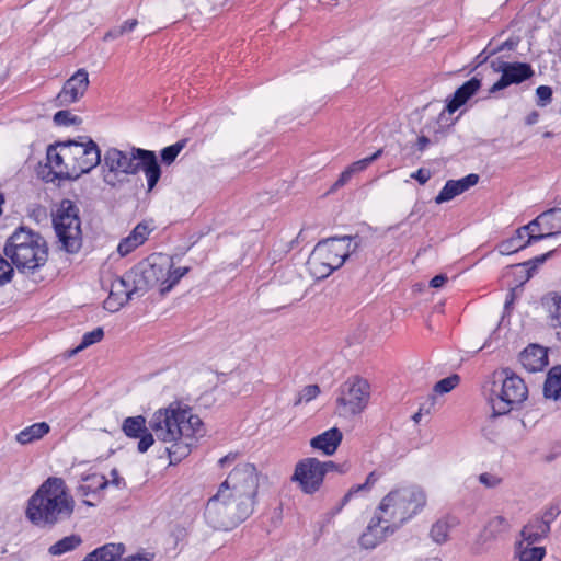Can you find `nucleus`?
<instances>
[{
	"mask_svg": "<svg viewBox=\"0 0 561 561\" xmlns=\"http://www.w3.org/2000/svg\"><path fill=\"white\" fill-rule=\"evenodd\" d=\"M76 502L62 478L49 477L27 500L25 516L36 527L53 528L69 520Z\"/></svg>",
	"mask_w": 561,
	"mask_h": 561,
	"instance_id": "nucleus-1",
	"label": "nucleus"
},
{
	"mask_svg": "<svg viewBox=\"0 0 561 561\" xmlns=\"http://www.w3.org/2000/svg\"><path fill=\"white\" fill-rule=\"evenodd\" d=\"M3 253L20 273L33 274L46 264L48 244L39 232L21 225L7 239Z\"/></svg>",
	"mask_w": 561,
	"mask_h": 561,
	"instance_id": "nucleus-2",
	"label": "nucleus"
},
{
	"mask_svg": "<svg viewBox=\"0 0 561 561\" xmlns=\"http://www.w3.org/2000/svg\"><path fill=\"white\" fill-rule=\"evenodd\" d=\"M104 168L111 173L137 174L144 171L147 179L148 191L158 184L162 170L154 151L131 147L129 152L117 148H108L104 153Z\"/></svg>",
	"mask_w": 561,
	"mask_h": 561,
	"instance_id": "nucleus-3",
	"label": "nucleus"
},
{
	"mask_svg": "<svg viewBox=\"0 0 561 561\" xmlns=\"http://www.w3.org/2000/svg\"><path fill=\"white\" fill-rule=\"evenodd\" d=\"M254 508V501H247L233 492L218 488L205 506L206 523L216 530L229 531L248 519Z\"/></svg>",
	"mask_w": 561,
	"mask_h": 561,
	"instance_id": "nucleus-4",
	"label": "nucleus"
},
{
	"mask_svg": "<svg viewBox=\"0 0 561 561\" xmlns=\"http://www.w3.org/2000/svg\"><path fill=\"white\" fill-rule=\"evenodd\" d=\"M362 238L356 236L332 237L319 241L308 259V267L317 279H324L357 250Z\"/></svg>",
	"mask_w": 561,
	"mask_h": 561,
	"instance_id": "nucleus-5",
	"label": "nucleus"
},
{
	"mask_svg": "<svg viewBox=\"0 0 561 561\" xmlns=\"http://www.w3.org/2000/svg\"><path fill=\"white\" fill-rule=\"evenodd\" d=\"M151 431L161 442H171L181 436L190 440L201 433L203 422L198 415L192 413L190 407L181 408L178 402L153 413L149 421Z\"/></svg>",
	"mask_w": 561,
	"mask_h": 561,
	"instance_id": "nucleus-6",
	"label": "nucleus"
},
{
	"mask_svg": "<svg viewBox=\"0 0 561 561\" xmlns=\"http://www.w3.org/2000/svg\"><path fill=\"white\" fill-rule=\"evenodd\" d=\"M426 504V495L419 486H405L390 491L379 503L376 512L397 531L414 517Z\"/></svg>",
	"mask_w": 561,
	"mask_h": 561,
	"instance_id": "nucleus-7",
	"label": "nucleus"
},
{
	"mask_svg": "<svg viewBox=\"0 0 561 561\" xmlns=\"http://www.w3.org/2000/svg\"><path fill=\"white\" fill-rule=\"evenodd\" d=\"M494 379L490 397L491 417L506 415L518 409L528 396L525 381L508 367L495 373Z\"/></svg>",
	"mask_w": 561,
	"mask_h": 561,
	"instance_id": "nucleus-8",
	"label": "nucleus"
},
{
	"mask_svg": "<svg viewBox=\"0 0 561 561\" xmlns=\"http://www.w3.org/2000/svg\"><path fill=\"white\" fill-rule=\"evenodd\" d=\"M60 249L69 254L82 248L80 209L71 199L64 198L51 218Z\"/></svg>",
	"mask_w": 561,
	"mask_h": 561,
	"instance_id": "nucleus-9",
	"label": "nucleus"
},
{
	"mask_svg": "<svg viewBox=\"0 0 561 561\" xmlns=\"http://www.w3.org/2000/svg\"><path fill=\"white\" fill-rule=\"evenodd\" d=\"M64 154L72 160L71 165L66 164L67 170L64 176L68 181H77L81 175L90 173L101 163V150L89 136L65 140Z\"/></svg>",
	"mask_w": 561,
	"mask_h": 561,
	"instance_id": "nucleus-10",
	"label": "nucleus"
},
{
	"mask_svg": "<svg viewBox=\"0 0 561 561\" xmlns=\"http://www.w3.org/2000/svg\"><path fill=\"white\" fill-rule=\"evenodd\" d=\"M336 399L339 413L342 416L356 415L363 412L370 397V386L367 380L354 377L340 386Z\"/></svg>",
	"mask_w": 561,
	"mask_h": 561,
	"instance_id": "nucleus-11",
	"label": "nucleus"
},
{
	"mask_svg": "<svg viewBox=\"0 0 561 561\" xmlns=\"http://www.w3.org/2000/svg\"><path fill=\"white\" fill-rule=\"evenodd\" d=\"M219 488L233 492L243 500L255 502L259 488V474L255 466L249 462L237 465Z\"/></svg>",
	"mask_w": 561,
	"mask_h": 561,
	"instance_id": "nucleus-12",
	"label": "nucleus"
},
{
	"mask_svg": "<svg viewBox=\"0 0 561 561\" xmlns=\"http://www.w3.org/2000/svg\"><path fill=\"white\" fill-rule=\"evenodd\" d=\"M491 66L495 72H501V77L490 88V94L504 90L512 84H520L529 80L535 73L533 67L527 62L497 60V62L492 61Z\"/></svg>",
	"mask_w": 561,
	"mask_h": 561,
	"instance_id": "nucleus-13",
	"label": "nucleus"
},
{
	"mask_svg": "<svg viewBox=\"0 0 561 561\" xmlns=\"http://www.w3.org/2000/svg\"><path fill=\"white\" fill-rule=\"evenodd\" d=\"M324 477L321 461L318 458L308 457L296 463L291 481L297 482L304 493L314 494L320 490Z\"/></svg>",
	"mask_w": 561,
	"mask_h": 561,
	"instance_id": "nucleus-14",
	"label": "nucleus"
},
{
	"mask_svg": "<svg viewBox=\"0 0 561 561\" xmlns=\"http://www.w3.org/2000/svg\"><path fill=\"white\" fill-rule=\"evenodd\" d=\"M89 83L88 71L84 68L78 69L64 83L60 92L55 98V105L64 107L79 101L87 92Z\"/></svg>",
	"mask_w": 561,
	"mask_h": 561,
	"instance_id": "nucleus-15",
	"label": "nucleus"
},
{
	"mask_svg": "<svg viewBox=\"0 0 561 561\" xmlns=\"http://www.w3.org/2000/svg\"><path fill=\"white\" fill-rule=\"evenodd\" d=\"M394 533L396 530L391 525L385 523L383 518L376 512L366 530L359 537V545L364 549H374Z\"/></svg>",
	"mask_w": 561,
	"mask_h": 561,
	"instance_id": "nucleus-16",
	"label": "nucleus"
},
{
	"mask_svg": "<svg viewBox=\"0 0 561 561\" xmlns=\"http://www.w3.org/2000/svg\"><path fill=\"white\" fill-rule=\"evenodd\" d=\"M127 278L131 279L133 287L130 288V294L134 298L142 297L150 289L157 286L151 277L149 263L146 259L139 261L127 271Z\"/></svg>",
	"mask_w": 561,
	"mask_h": 561,
	"instance_id": "nucleus-17",
	"label": "nucleus"
},
{
	"mask_svg": "<svg viewBox=\"0 0 561 561\" xmlns=\"http://www.w3.org/2000/svg\"><path fill=\"white\" fill-rule=\"evenodd\" d=\"M127 278L131 279L133 287L130 288V294L134 298L142 297L150 289L157 286L151 277L149 263L146 259L139 261L127 271Z\"/></svg>",
	"mask_w": 561,
	"mask_h": 561,
	"instance_id": "nucleus-18",
	"label": "nucleus"
},
{
	"mask_svg": "<svg viewBox=\"0 0 561 561\" xmlns=\"http://www.w3.org/2000/svg\"><path fill=\"white\" fill-rule=\"evenodd\" d=\"M482 79L477 76L463 82L456 91L446 100L445 111L454 114L463 106L480 90Z\"/></svg>",
	"mask_w": 561,
	"mask_h": 561,
	"instance_id": "nucleus-19",
	"label": "nucleus"
},
{
	"mask_svg": "<svg viewBox=\"0 0 561 561\" xmlns=\"http://www.w3.org/2000/svg\"><path fill=\"white\" fill-rule=\"evenodd\" d=\"M479 182V175L470 173L459 180H448L435 197L436 204H443L465 193Z\"/></svg>",
	"mask_w": 561,
	"mask_h": 561,
	"instance_id": "nucleus-20",
	"label": "nucleus"
},
{
	"mask_svg": "<svg viewBox=\"0 0 561 561\" xmlns=\"http://www.w3.org/2000/svg\"><path fill=\"white\" fill-rule=\"evenodd\" d=\"M550 531L551 528L546 522L539 519L536 515H533L520 530L519 535L522 539L516 542H523L529 547H535L534 545L548 538Z\"/></svg>",
	"mask_w": 561,
	"mask_h": 561,
	"instance_id": "nucleus-21",
	"label": "nucleus"
},
{
	"mask_svg": "<svg viewBox=\"0 0 561 561\" xmlns=\"http://www.w3.org/2000/svg\"><path fill=\"white\" fill-rule=\"evenodd\" d=\"M174 259L175 256L164 253H152L146 257L149 263L151 277L156 285L159 286V289L167 284L164 283V279H167L170 268L174 265Z\"/></svg>",
	"mask_w": 561,
	"mask_h": 561,
	"instance_id": "nucleus-22",
	"label": "nucleus"
},
{
	"mask_svg": "<svg viewBox=\"0 0 561 561\" xmlns=\"http://www.w3.org/2000/svg\"><path fill=\"white\" fill-rule=\"evenodd\" d=\"M540 219H543V229L546 232L529 234L528 243H535L561 233V208H551L541 213Z\"/></svg>",
	"mask_w": 561,
	"mask_h": 561,
	"instance_id": "nucleus-23",
	"label": "nucleus"
},
{
	"mask_svg": "<svg viewBox=\"0 0 561 561\" xmlns=\"http://www.w3.org/2000/svg\"><path fill=\"white\" fill-rule=\"evenodd\" d=\"M519 362L530 373L540 371L548 365V354L542 346L531 344L520 352Z\"/></svg>",
	"mask_w": 561,
	"mask_h": 561,
	"instance_id": "nucleus-24",
	"label": "nucleus"
},
{
	"mask_svg": "<svg viewBox=\"0 0 561 561\" xmlns=\"http://www.w3.org/2000/svg\"><path fill=\"white\" fill-rule=\"evenodd\" d=\"M151 231L152 229L146 222H139L136 225L129 234L119 241L117 247V252L119 255L126 256L135 249L144 244Z\"/></svg>",
	"mask_w": 561,
	"mask_h": 561,
	"instance_id": "nucleus-25",
	"label": "nucleus"
},
{
	"mask_svg": "<svg viewBox=\"0 0 561 561\" xmlns=\"http://www.w3.org/2000/svg\"><path fill=\"white\" fill-rule=\"evenodd\" d=\"M343 434L337 427H332L310 440L313 449L321 450L325 456H332L339 448Z\"/></svg>",
	"mask_w": 561,
	"mask_h": 561,
	"instance_id": "nucleus-26",
	"label": "nucleus"
},
{
	"mask_svg": "<svg viewBox=\"0 0 561 561\" xmlns=\"http://www.w3.org/2000/svg\"><path fill=\"white\" fill-rule=\"evenodd\" d=\"M541 305L547 310L553 328H561V291H549L541 297Z\"/></svg>",
	"mask_w": 561,
	"mask_h": 561,
	"instance_id": "nucleus-27",
	"label": "nucleus"
},
{
	"mask_svg": "<svg viewBox=\"0 0 561 561\" xmlns=\"http://www.w3.org/2000/svg\"><path fill=\"white\" fill-rule=\"evenodd\" d=\"M49 432L50 426L47 422H38L20 431L16 434L15 439L21 445H27L43 438Z\"/></svg>",
	"mask_w": 561,
	"mask_h": 561,
	"instance_id": "nucleus-28",
	"label": "nucleus"
},
{
	"mask_svg": "<svg viewBox=\"0 0 561 561\" xmlns=\"http://www.w3.org/2000/svg\"><path fill=\"white\" fill-rule=\"evenodd\" d=\"M546 399L558 400L561 398V365L552 367L543 383Z\"/></svg>",
	"mask_w": 561,
	"mask_h": 561,
	"instance_id": "nucleus-29",
	"label": "nucleus"
},
{
	"mask_svg": "<svg viewBox=\"0 0 561 561\" xmlns=\"http://www.w3.org/2000/svg\"><path fill=\"white\" fill-rule=\"evenodd\" d=\"M170 443L172 445L165 448V453L170 458V465H175L190 455L193 440H190L186 436L172 439Z\"/></svg>",
	"mask_w": 561,
	"mask_h": 561,
	"instance_id": "nucleus-30",
	"label": "nucleus"
},
{
	"mask_svg": "<svg viewBox=\"0 0 561 561\" xmlns=\"http://www.w3.org/2000/svg\"><path fill=\"white\" fill-rule=\"evenodd\" d=\"M527 237L524 234V232H519V228L515 231L514 236L511 238L503 240L499 245V252L502 255H510L513 253L518 252L519 250H523L530 245L531 243H528V239L526 241H523L524 238Z\"/></svg>",
	"mask_w": 561,
	"mask_h": 561,
	"instance_id": "nucleus-31",
	"label": "nucleus"
},
{
	"mask_svg": "<svg viewBox=\"0 0 561 561\" xmlns=\"http://www.w3.org/2000/svg\"><path fill=\"white\" fill-rule=\"evenodd\" d=\"M546 554L545 547H529L523 542H515V558L518 561H542Z\"/></svg>",
	"mask_w": 561,
	"mask_h": 561,
	"instance_id": "nucleus-32",
	"label": "nucleus"
},
{
	"mask_svg": "<svg viewBox=\"0 0 561 561\" xmlns=\"http://www.w3.org/2000/svg\"><path fill=\"white\" fill-rule=\"evenodd\" d=\"M82 543V538L79 535L72 534L66 536L51 545L48 548V553L51 556H61L64 553L73 551Z\"/></svg>",
	"mask_w": 561,
	"mask_h": 561,
	"instance_id": "nucleus-33",
	"label": "nucleus"
},
{
	"mask_svg": "<svg viewBox=\"0 0 561 561\" xmlns=\"http://www.w3.org/2000/svg\"><path fill=\"white\" fill-rule=\"evenodd\" d=\"M84 481H90V484H80L78 486V493L81 496H89L90 494H96L99 491L105 490L110 482L104 476L91 474L87 476Z\"/></svg>",
	"mask_w": 561,
	"mask_h": 561,
	"instance_id": "nucleus-34",
	"label": "nucleus"
},
{
	"mask_svg": "<svg viewBox=\"0 0 561 561\" xmlns=\"http://www.w3.org/2000/svg\"><path fill=\"white\" fill-rule=\"evenodd\" d=\"M146 422L144 415L128 416L122 423V431L127 437L137 438L148 428Z\"/></svg>",
	"mask_w": 561,
	"mask_h": 561,
	"instance_id": "nucleus-35",
	"label": "nucleus"
},
{
	"mask_svg": "<svg viewBox=\"0 0 561 561\" xmlns=\"http://www.w3.org/2000/svg\"><path fill=\"white\" fill-rule=\"evenodd\" d=\"M557 250L548 251L547 253H543L541 255L535 256L534 259H530L528 261H525L523 263L514 265L517 268H522L525 271V280L520 283L523 285L525 282L529 280L534 274L536 273L537 268L542 265L548 259L552 257L554 255Z\"/></svg>",
	"mask_w": 561,
	"mask_h": 561,
	"instance_id": "nucleus-36",
	"label": "nucleus"
},
{
	"mask_svg": "<svg viewBox=\"0 0 561 561\" xmlns=\"http://www.w3.org/2000/svg\"><path fill=\"white\" fill-rule=\"evenodd\" d=\"M64 144L65 141H55L47 147L46 164L53 165L54 169L56 168L61 170V167L66 168L67 163L64 162V158H66L64 154Z\"/></svg>",
	"mask_w": 561,
	"mask_h": 561,
	"instance_id": "nucleus-37",
	"label": "nucleus"
},
{
	"mask_svg": "<svg viewBox=\"0 0 561 561\" xmlns=\"http://www.w3.org/2000/svg\"><path fill=\"white\" fill-rule=\"evenodd\" d=\"M191 271V267L183 266V267H172L170 268V272L167 275V279H164V283H167L163 287L159 289V293L161 296L167 295L170 293L179 283L180 280L188 274Z\"/></svg>",
	"mask_w": 561,
	"mask_h": 561,
	"instance_id": "nucleus-38",
	"label": "nucleus"
},
{
	"mask_svg": "<svg viewBox=\"0 0 561 561\" xmlns=\"http://www.w3.org/2000/svg\"><path fill=\"white\" fill-rule=\"evenodd\" d=\"M104 337V330L101 327L83 334L80 344L69 352V356H72L84 348L100 342Z\"/></svg>",
	"mask_w": 561,
	"mask_h": 561,
	"instance_id": "nucleus-39",
	"label": "nucleus"
},
{
	"mask_svg": "<svg viewBox=\"0 0 561 561\" xmlns=\"http://www.w3.org/2000/svg\"><path fill=\"white\" fill-rule=\"evenodd\" d=\"M133 287L131 279L127 278V271L122 276H116L111 284L110 294L118 298L127 297Z\"/></svg>",
	"mask_w": 561,
	"mask_h": 561,
	"instance_id": "nucleus-40",
	"label": "nucleus"
},
{
	"mask_svg": "<svg viewBox=\"0 0 561 561\" xmlns=\"http://www.w3.org/2000/svg\"><path fill=\"white\" fill-rule=\"evenodd\" d=\"M186 142H187V139H181L171 146L164 147L160 151L161 161L167 165H170L171 163H173L175 161L176 157L179 156V153L186 146Z\"/></svg>",
	"mask_w": 561,
	"mask_h": 561,
	"instance_id": "nucleus-41",
	"label": "nucleus"
},
{
	"mask_svg": "<svg viewBox=\"0 0 561 561\" xmlns=\"http://www.w3.org/2000/svg\"><path fill=\"white\" fill-rule=\"evenodd\" d=\"M451 525L446 519L437 520L431 528L430 535L437 543L446 542Z\"/></svg>",
	"mask_w": 561,
	"mask_h": 561,
	"instance_id": "nucleus-42",
	"label": "nucleus"
},
{
	"mask_svg": "<svg viewBox=\"0 0 561 561\" xmlns=\"http://www.w3.org/2000/svg\"><path fill=\"white\" fill-rule=\"evenodd\" d=\"M460 382V376L451 374L450 376L437 381L433 388V391L438 394H445L454 390Z\"/></svg>",
	"mask_w": 561,
	"mask_h": 561,
	"instance_id": "nucleus-43",
	"label": "nucleus"
},
{
	"mask_svg": "<svg viewBox=\"0 0 561 561\" xmlns=\"http://www.w3.org/2000/svg\"><path fill=\"white\" fill-rule=\"evenodd\" d=\"M53 122L57 126H70L80 125L82 123V118L71 114L68 110H60L54 114Z\"/></svg>",
	"mask_w": 561,
	"mask_h": 561,
	"instance_id": "nucleus-44",
	"label": "nucleus"
},
{
	"mask_svg": "<svg viewBox=\"0 0 561 561\" xmlns=\"http://www.w3.org/2000/svg\"><path fill=\"white\" fill-rule=\"evenodd\" d=\"M510 524L507 519L501 515L491 518L485 526V531H489L491 537H496L499 534L508 529Z\"/></svg>",
	"mask_w": 561,
	"mask_h": 561,
	"instance_id": "nucleus-45",
	"label": "nucleus"
},
{
	"mask_svg": "<svg viewBox=\"0 0 561 561\" xmlns=\"http://www.w3.org/2000/svg\"><path fill=\"white\" fill-rule=\"evenodd\" d=\"M133 299L134 296L130 293L127 297L124 298H118L116 296L113 297V295L110 294L108 297L104 300L103 307L110 312H116Z\"/></svg>",
	"mask_w": 561,
	"mask_h": 561,
	"instance_id": "nucleus-46",
	"label": "nucleus"
},
{
	"mask_svg": "<svg viewBox=\"0 0 561 561\" xmlns=\"http://www.w3.org/2000/svg\"><path fill=\"white\" fill-rule=\"evenodd\" d=\"M38 175L47 183L54 182L55 180H67V178L64 176L65 171H56L50 164L39 165Z\"/></svg>",
	"mask_w": 561,
	"mask_h": 561,
	"instance_id": "nucleus-47",
	"label": "nucleus"
},
{
	"mask_svg": "<svg viewBox=\"0 0 561 561\" xmlns=\"http://www.w3.org/2000/svg\"><path fill=\"white\" fill-rule=\"evenodd\" d=\"M14 273L12 264L7 260V257L0 254V287H3L11 282Z\"/></svg>",
	"mask_w": 561,
	"mask_h": 561,
	"instance_id": "nucleus-48",
	"label": "nucleus"
},
{
	"mask_svg": "<svg viewBox=\"0 0 561 561\" xmlns=\"http://www.w3.org/2000/svg\"><path fill=\"white\" fill-rule=\"evenodd\" d=\"M382 153H383V149H378L369 157L357 160L348 167L351 168L353 173L362 172V171L366 170L373 162H375L377 159H379L382 156Z\"/></svg>",
	"mask_w": 561,
	"mask_h": 561,
	"instance_id": "nucleus-49",
	"label": "nucleus"
},
{
	"mask_svg": "<svg viewBox=\"0 0 561 561\" xmlns=\"http://www.w3.org/2000/svg\"><path fill=\"white\" fill-rule=\"evenodd\" d=\"M320 393V388L318 385H308L302 388V390L298 393L297 399L294 402V405H299L301 402H309L317 398Z\"/></svg>",
	"mask_w": 561,
	"mask_h": 561,
	"instance_id": "nucleus-50",
	"label": "nucleus"
},
{
	"mask_svg": "<svg viewBox=\"0 0 561 561\" xmlns=\"http://www.w3.org/2000/svg\"><path fill=\"white\" fill-rule=\"evenodd\" d=\"M561 514V507L559 504L552 503L543 508L541 514H536L539 519L546 522L550 527L552 522Z\"/></svg>",
	"mask_w": 561,
	"mask_h": 561,
	"instance_id": "nucleus-51",
	"label": "nucleus"
},
{
	"mask_svg": "<svg viewBox=\"0 0 561 561\" xmlns=\"http://www.w3.org/2000/svg\"><path fill=\"white\" fill-rule=\"evenodd\" d=\"M552 88L549 85H539L536 89V104L539 107H545L552 101Z\"/></svg>",
	"mask_w": 561,
	"mask_h": 561,
	"instance_id": "nucleus-52",
	"label": "nucleus"
},
{
	"mask_svg": "<svg viewBox=\"0 0 561 561\" xmlns=\"http://www.w3.org/2000/svg\"><path fill=\"white\" fill-rule=\"evenodd\" d=\"M149 430L151 428L149 427L145 430V433H141L140 436L137 437L139 438V442L137 444V450L140 454L147 453L149 448L154 444L153 434Z\"/></svg>",
	"mask_w": 561,
	"mask_h": 561,
	"instance_id": "nucleus-53",
	"label": "nucleus"
},
{
	"mask_svg": "<svg viewBox=\"0 0 561 561\" xmlns=\"http://www.w3.org/2000/svg\"><path fill=\"white\" fill-rule=\"evenodd\" d=\"M321 467L324 471V476L332 471H336L341 474H344L348 470V466L346 463H335L332 460L321 461Z\"/></svg>",
	"mask_w": 561,
	"mask_h": 561,
	"instance_id": "nucleus-54",
	"label": "nucleus"
},
{
	"mask_svg": "<svg viewBox=\"0 0 561 561\" xmlns=\"http://www.w3.org/2000/svg\"><path fill=\"white\" fill-rule=\"evenodd\" d=\"M353 171L350 167H347L339 176V179L334 182V184L331 187V192L339 190L340 187L344 186L353 176Z\"/></svg>",
	"mask_w": 561,
	"mask_h": 561,
	"instance_id": "nucleus-55",
	"label": "nucleus"
},
{
	"mask_svg": "<svg viewBox=\"0 0 561 561\" xmlns=\"http://www.w3.org/2000/svg\"><path fill=\"white\" fill-rule=\"evenodd\" d=\"M540 226L543 227V219H540L539 215L535 219L529 221L527 225L519 227V232H524V234L528 237L529 234H535V228H538Z\"/></svg>",
	"mask_w": 561,
	"mask_h": 561,
	"instance_id": "nucleus-56",
	"label": "nucleus"
},
{
	"mask_svg": "<svg viewBox=\"0 0 561 561\" xmlns=\"http://www.w3.org/2000/svg\"><path fill=\"white\" fill-rule=\"evenodd\" d=\"M479 481L488 488H494L500 484L501 479L494 474L484 472L479 476Z\"/></svg>",
	"mask_w": 561,
	"mask_h": 561,
	"instance_id": "nucleus-57",
	"label": "nucleus"
},
{
	"mask_svg": "<svg viewBox=\"0 0 561 561\" xmlns=\"http://www.w3.org/2000/svg\"><path fill=\"white\" fill-rule=\"evenodd\" d=\"M411 178L417 181L421 185H424L431 179V171L420 168L411 174Z\"/></svg>",
	"mask_w": 561,
	"mask_h": 561,
	"instance_id": "nucleus-58",
	"label": "nucleus"
},
{
	"mask_svg": "<svg viewBox=\"0 0 561 561\" xmlns=\"http://www.w3.org/2000/svg\"><path fill=\"white\" fill-rule=\"evenodd\" d=\"M431 142L432 140L428 137L422 135L417 137L416 141L411 146V148L415 151L423 152Z\"/></svg>",
	"mask_w": 561,
	"mask_h": 561,
	"instance_id": "nucleus-59",
	"label": "nucleus"
},
{
	"mask_svg": "<svg viewBox=\"0 0 561 561\" xmlns=\"http://www.w3.org/2000/svg\"><path fill=\"white\" fill-rule=\"evenodd\" d=\"M111 477H112V480L108 481L110 484H113L117 488H125L126 486V482L125 480L119 477V473H118V470L116 468H113L110 472Z\"/></svg>",
	"mask_w": 561,
	"mask_h": 561,
	"instance_id": "nucleus-60",
	"label": "nucleus"
},
{
	"mask_svg": "<svg viewBox=\"0 0 561 561\" xmlns=\"http://www.w3.org/2000/svg\"><path fill=\"white\" fill-rule=\"evenodd\" d=\"M447 280H448V277L445 274H438V275H435L430 280V286L433 288H440L447 283Z\"/></svg>",
	"mask_w": 561,
	"mask_h": 561,
	"instance_id": "nucleus-61",
	"label": "nucleus"
},
{
	"mask_svg": "<svg viewBox=\"0 0 561 561\" xmlns=\"http://www.w3.org/2000/svg\"><path fill=\"white\" fill-rule=\"evenodd\" d=\"M123 34L122 30L119 28V26H116V27H113L111 28L110 31H107L103 37L104 41H112V39H116L118 37H121Z\"/></svg>",
	"mask_w": 561,
	"mask_h": 561,
	"instance_id": "nucleus-62",
	"label": "nucleus"
},
{
	"mask_svg": "<svg viewBox=\"0 0 561 561\" xmlns=\"http://www.w3.org/2000/svg\"><path fill=\"white\" fill-rule=\"evenodd\" d=\"M137 24H138V21L136 19H129V20L125 21L119 26V28L122 30L123 34H125V33H129V32L134 31V28L137 26Z\"/></svg>",
	"mask_w": 561,
	"mask_h": 561,
	"instance_id": "nucleus-63",
	"label": "nucleus"
},
{
	"mask_svg": "<svg viewBox=\"0 0 561 561\" xmlns=\"http://www.w3.org/2000/svg\"><path fill=\"white\" fill-rule=\"evenodd\" d=\"M514 300H515V288H511L506 296L505 304H504L505 312H508V313L511 312Z\"/></svg>",
	"mask_w": 561,
	"mask_h": 561,
	"instance_id": "nucleus-64",
	"label": "nucleus"
}]
</instances>
